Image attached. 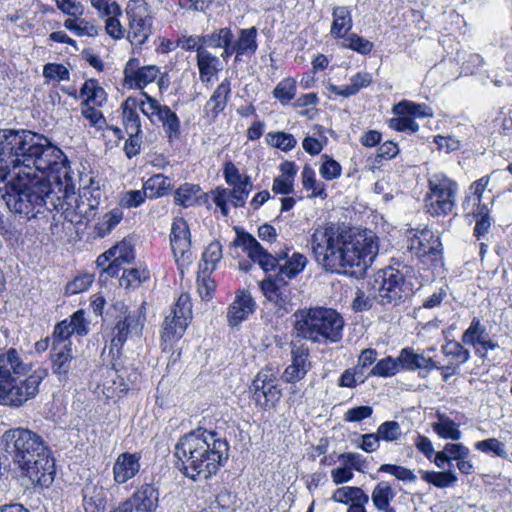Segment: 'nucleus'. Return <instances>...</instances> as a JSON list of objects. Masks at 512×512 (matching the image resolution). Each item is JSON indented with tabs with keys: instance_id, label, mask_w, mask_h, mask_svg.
I'll use <instances>...</instances> for the list:
<instances>
[{
	"instance_id": "6",
	"label": "nucleus",
	"mask_w": 512,
	"mask_h": 512,
	"mask_svg": "<svg viewBox=\"0 0 512 512\" xmlns=\"http://www.w3.org/2000/svg\"><path fill=\"white\" fill-rule=\"evenodd\" d=\"M293 318L294 329L303 339L322 345L338 343L342 339L344 320L334 309H298Z\"/></svg>"
},
{
	"instance_id": "41",
	"label": "nucleus",
	"mask_w": 512,
	"mask_h": 512,
	"mask_svg": "<svg viewBox=\"0 0 512 512\" xmlns=\"http://www.w3.org/2000/svg\"><path fill=\"white\" fill-rule=\"evenodd\" d=\"M433 430L443 439L459 440L462 436L457 424L449 417L439 414L438 421L432 424Z\"/></svg>"
},
{
	"instance_id": "57",
	"label": "nucleus",
	"mask_w": 512,
	"mask_h": 512,
	"mask_svg": "<svg viewBox=\"0 0 512 512\" xmlns=\"http://www.w3.org/2000/svg\"><path fill=\"white\" fill-rule=\"evenodd\" d=\"M171 315L179 320H185L188 324L192 318V302L188 294H181L171 311Z\"/></svg>"
},
{
	"instance_id": "16",
	"label": "nucleus",
	"mask_w": 512,
	"mask_h": 512,
	"mask_svg": "<svg viewBox=\"0 0 512 512\" xmlns=\"http://www.w3.org/2000/svg\"><path fill=\"white\" fill-rule=\"evenodd\" d=\"M170 242L176 262L180 260L191 261V234L186 220L182 217L175 218L170 233Z\"/></svg>"
},
{
	"instance_id": "23",
	"label": "nucleus",
	"mask_w": 512,
	"mask_h": 512,
	"mask_svg": "<svg viewBox=\"0 0 512 512\" xmlns=\"http://www.w3.org/2000/svg\"><path fill=\"white\" fill-rule=\"evenodd\" d=\"M255 307L256 303L248 291L242 290L237 293L235 300L228 307L227 320L229 325L237 326L246 320L254 312Z\"/></svg>"
},
{
	"instance_id": "36",
	"label": "nucleus",
	"mask_w": 512,
	"mask_h": 512,
	"mask_svg": "<svg viewBox=\"0 0 512 512\" xmlns=\"http://www.w3.org/2000/svg\"><path fill=\"white\" fill-rule=\"evenodd\" d=\"M301 176L303 187L306 190H311L310 198L320 197L325 199L327 197L325 184L316 179L315 171L310 165L306 164L303 167Z\"/></svg>"
},
{
	"instance_id": "58",
	"label": "nucleus",
	"mask_w": 512,
	"mask_h": 512,
	"mask_svg": "<svg viewBox=\"0 0 512 512\" xmlns=\"http://www.w3.org/2000/svg\"><path fill=\"white\" fill-rule=\"evenodd\" d=\"M141 96L144 97L145 100H136V105L140 107L141 112L147 116L152 123H155V117L158 115L163 105L144 91L141 92Z\"/></svg>"
},
{
	"instance_id": "4",
	"label": "nucleus",
	"mask_w": 512,
	"mask_h": 512,
	"mask_svg": "<svg viewBox=\"0 0 512 512\" xmlns=\"http://www.w3.org/2000/svg\"><path fill=\"white\" fill-rule=\"evenodd\" d=\"M35 170L11 172L5 183L2 195L8 209L28 219L35 218L44 211L62 209L63 203L52 189L50 179Z\"/></svg>"
},
{
	"instance_id": "12",
	"label": "nucleus",
	"mask_w": 512,
	"mask_h": 512,
	"mask_svg": "<svg viewBox=\"0 0 512 512\" xmlns=\"http://www.w3.org/2000/svg\"><path fill=\"white\" fill-rule=\"evenodd\" d=\"M252 400L264 410L273 408L282 396L277 379L268 372H259L249 387Z\"/></svg>"
},
{
	"instance_id": "40",
	"label": "nucleus",
	"mask_w": 512,
	"mask_h": 512,
	"mask_svg": "<svg viewBox=\"0 0 512 512\" xmlns=\"http://www.w3.org/2000/svg\"><path fill=\"white\" fill-rule=\"evenodd\" d=\"M136 106V100L128 98L123 104V122L128 134H141V123L137 112L133 107Z\"/></svg>"
},
{
	"instance_id": "32",
	"label": "nucleus",
	"mask_w": 512,
	"mask_h": 512,
	"mask_svg": "<svg viewBox=\"0 0 512 512\" xmlns=\"http://www.w3.org/2000/svg\"><path fill=\"white\" fill-rule=\"evenodd\" d=\"M100 190L95 189L93 192L84 189L81 195V201L76 205L75 212L80 218L90 221L95 216V210L98 208L100 199Z\"/></svg>"
},
{
	"instance_id": "19",
	"label": "nucleus",
	"mask_w": 512,
	"mask_h": 512,
	"mask_svg": "<svg viewBox=\"0 0 512 512\" xmlns=\"http://www.w3.org/2000/svg\"><path fill=\"white\" fill-rule=\"evenodd\" d=\"M399 361L401 363L402 370H418V375L422 378L427 377L433 369L439 368L431 357H428L423 353H417L411 347L401 349L399 353Z\"/></svg>"
},
{
	"instance_id": "56",
	"label": "nucleus",
	"mask_w": 512,
	"mask_h": 512,
	"mask_svg": "<svg viewBox=\"0 0 512 512\" xmlns=\"http://www.w3.org/2000/svg\"><path fill=\"white\" fill-rule=\"evenodd\" d=\"M376 433L380 440L386 442L398 441L402 436L400 425L394 420L385 421L380 424Z\"/></svg>"
},
{
	"instance_id": "34",
	"label": "nucleus",
	"mask_w": 512,
	"mask_h": 512,
	"mask_svg": "<svg viewBox=\"0 0 512 512\" xmlns=\"http://www.w3.org/2000/svg\"><path fill=\"white\" fill-rule=\"evenodd\" d=\"M201 188L199 185L184 183L174 192L175 204L184 208L195 205L201 197Z\"/></svg>"
},
{
	"instance_id": "27",
	"label": "nucleus",
	"mask_w": 512,
	"mask_h": 512,
	"mask_svg": "<svg viewBox=\"0 0 512 512\" xmlns=\"http://www.w3.org/2000/svg\"><path fill=\"white\" fill-rule=\"evenodd\" d=\"M106 495L102 487L86 485L83 489V506L85 512H105Z\"/></svg>"
},
{
	"instance_id": "54",
	"label": "nucleus",
	"mask_w": 512,
	"mask_h": 512,
	"mask_svg": "<svg viewBox=\"0 0 512 512\" xmlns=\"http://www.w3.org/2000/svg\"><path fill=\"white\" fill-rule=\"evenodd\" d=\"M296 94V82L292 78H284L273 90V96L282 104L290 102Z\"/></svg>"
},
{
	"instance_id": "52",
	"label": "nucleus",
	"mask_w": 512,
	"mask_h": 512,
	"mask_svg": "<svg viewBox=\"0 0 512 512\" xmlns=\"http://www.w3.org/2000/svg\"><path fill=\"white\" fill-rule=\"evenodd\" d=\"M149 278V272L146 269L138 268L124 269L120 277V286L124 288L138 287Z\"/></svg>"
},
{
	"instance_id": "51",
	"label": "nucleus",
	"mask_w": 512,
	"mask_h": 512,
	"mask_svg": "<svg viewBox=\"0 0 512 512\" xmlns=\"http://www.w3.org/2000/svg\"><path fill=\"white\" fill-rule=\"evenodd\" d=\"M265 139L269 145L282 151L292 150L297 144V140L292 134L282 131L270 132L266 135Z\"/></svg>"
},
{
	"instance_id": "61",
	"label": "nucleus",
	"mask_w": 512,
	"mask_h": 512,
	"mask_svg": "<svg viewBox=\"0 0 512 512\" xmlns=\"http://www.w3.org/2000/svg\"><path fill=\"white\" fill-rule=\"evenodd\" d=\"M108 254H115L116 262L128 264L135 258L134 247L127 241H121L108 250Z\"/></svg>"
},
{
	"instance_id": "38",
	"label": "nucleus",
	"mask_w": 512,
	"mask_h": 512,
	"mask_svg": "<svg viewBox=\"0 0 512 512\" xmlns=\"http://www.w3.org/2000/svg\"><path fill=\"white\" fill-rule=\"evenodd\" d=\"M475 449L504 460H509L510 454L506 444L497 438H488L475 443Z\"/></svg>"
},
{
	"instance_id": "2",
	"label": "nucleus",
	"mask_w": 512,
	"mask_h": 512,
	"mask_svg": "<svg viewBox=\"0 0 512 512\" xmlns=\"http://www.w3.org/2000/svg\"><path fill=\"white\" fill-rule=\"evenodd\" d=\"M66 162L62 150L42 134L0 129V181H6L16 169L66 175Z\"/></svg>"
},
{
	"instance_id": "30",
	"label": "nucleus",
	"mask_w": 512,
	"mask_h": 512,
	"mask_svg": "<svg viewBox=\"0 0 512 512\" xmlns=\"http://www.w3.org/2000/svg\"><path fill=\"white\" fill-rule=\"evenodd\" d=\"M332 17L331 35L335 38H343L353 25L349 8L346 6L333 8Z\"/></svg>"
},
{
	"instance_id": "48",
	"label": "nucleus",
	"mask_w": 512,
	"mask_h": 512,
	"mask_svg": "<svg viewBox=\"0 0 512 512\" xmlns=\"http://www.w3.org/2000/svg\"><path fill=\"white\" fill-rule=\"evenodd\" d=\"M442 352L445 356L450 357L456 366L466 363L470 358V352L462 343L451 340L442 346Z\"/></svg>"
},
{
	"instance_id": "31",
	"label": "nucleus",
	"mask_w": 512,
	"mask_h": 512,
	"mask_svg": "<svg viewBox=\"0 0 512 512\" xmlns=\"http://www.w3.org/2000/svg\"><path fill=\"white\" fill-rule=\"evenodd\" d=\"M234 43L236 45V61L240 60L242 55H253L258 48L256 27L241 29L239 37Z\"/></svg>"
},
{
	"instance_id": "62",
	"label": "nucleus",
	"mask_w": 512,
	"mask_h": 512,
	"mask_svg": "<svg viewBox=\"0 0 512 512\" xmlns=\"http://www.w3.org/2000/svg\"><path fill=\"white\" fill-rule=\"evenodd\" d=\"M43 76L48 81H68L70 79V72L61 63H47L43 66Z\"/></svg>"
},
{
	"instance_id": "35",
	"label": "nucleus",
	"mask_w": 512,
	"mask_h": 512,
	"mask_svg": "<svg viewBox=\"0 0 512 512\" xmlns=\"http://www.w3.org/2000/svg\"><path fill=\"white\" fill-rule=\"evenodd\" d=\"M64 27L74 33L76 36H89L96 37L99 33V27L93 22L82 18L81 16L75 18H67L64 21Z\"/></svg>"
},
{
	"instance_id": "47",
	"label": "nucleus",
	"mask_w": 512,
	"mask_h": 512,
	"mask_svg": "<svg viewBox=\"0 0 512 512\" xmlns=\"http://www.w3.org/2000/svg\"><path fill=\"white\" fill-rule=\"evenodd\" d=\"M222 258V245L218 241L211 242L202 254L204 262L203 274H210L215 270L217 263Z\"/></svg>"
},
{
	"instance_id": "60",
	"label": "nucleus",
	"mask_w": 512,
	"mask_h": 512,
	"mask_svg": "<svg viewBox=\"0 0 512 512\" xmlns=\"http://www.w3.org/2000/svg\"><path fill=\"white\" fill-rule=\"evenodd\" d=\"M321 160L322 164L320 166L319 172L325 180L329 181L341 176L342 168L336 160L327 154H323L321 156Z\"/></svg>"
},
{
	"instance_id": "20",
	"label": "nucleus",
	"mask_w": 512,
	"mask_h": 512,
	"mask_svg": "<svg viewBox=\"0 0 512 512\" xmlns=\"http://www.w3.org/2000/svg\"><path fill=\"white\" fill-rule=\"evenodd\" d=\"M30 367L23 362L19 352L15 348H9L0 353V384L9 380L25 376Z\"/></svg>"
},
{
	"instance_id": "8",
	"label": "nucleus",
	"mask_w": 512,
	"mask_h": 512,
	"mask_svg": "<svg viewBox=\"0 0 512 512\" xmlns=\"http://www.w3.org/2000/svg\"><path fill=\"white\" fill-rule=\"evenodd\" d=\"M108 315L114 318L112 339L110 342V354L115 361L121 355L122 347L129 336L141 333L143 323L138 311L131 312L121 301L116 302L108 310Z\"/></svg>"
},
{
	"instance_id": "13",
	"label": "nucleus",
	"mask_w": 512,
	"mask_h": 512,
	"mask_svg": "<svg viewBox=\"0 0 512 512\" xmlns=\"http://www.w3.org/2000/svg\"><path fill=\"white\" fill-rule=\"evenodd\" d=\"M260 288L266 299L277 307L279 315L283 316L293 311L295 304L287 280L281 276L268 277L260 283Z\"/></svg>"
},
{
	"instance_id": "63",
	"label": "nucleus",
	"mask_w": 512,
	"mask_h": 512,
	"mask_svg": "<svg viewBox=\"0 0 512 512\" xmlns=\"http://www.w3.org/2000/svg\"><path fill=\"white\" fill-rule=\"evenodd\" d=\"M363 489L360 487L346 486L337 488L332 496L331 500L340 504H351L354 500L363 493Z\"/></svg>"
},
{
	"instance_id": "7",
	"label": "nucleus",
	"mask_w": 512,
	"mask_h": 512,
	"mask_svg": "<svg viewBox=\"0 0 512 512\" xmlns=\"http://www.w3.org/2000/svg\"><path fill=\"white\" fill-rule=\"evenodd\" d=\"M380 277L382 280L377 299L381 305L398 306L413 295L416 271L412 266L403 264L387 267Z\"/></svg>"
},
{
	"instance_id": "28",
	"label": "nucleus",
	"mask_w": 512,
	"mask_h": 512,
	"mask_svg": "<svg viewBox=\"0 0 512 512\" xmlns=\"http://www.w3.org/2000/svg\"><path fill=\"white\" fill-rule=\"evenodd\" d=\"M372 82V76L368 72L357 73L350 79V84L339 87L334 84L328 85V90L338 96L350 97L356 95L360 89L368 87Z\"/></svg>"
},
{
	"instance_id": "33",
	"label": "nucleus",
	"mask_w": 512,
	"mask_h": 512,
	"mask_svg": "<svg viewBox=\"0 0 512 512\" xmlns=\"http://www.w3.org/2000/svg\"><path fill=\"white\" fill-rule=\"evenodd\" d=\"M307 262L308 260L303 254L294 252L283 265L279 266L275 276H281L284 280H291L305 269Z\"/></svg>"
},
{
	"instance_id": "26",
	"label": "nucleus",
	"mask_w": 512,
	"mask_h": 512,
	"mask_svg": "<svg viewBox=\"0 0 512 512\" xmlns=\"http://www.w3.org/2000/svg\"><path fill=\"white\" fill-rule=\"evenodd\" d=\"M396 496L392 485L387 481H380L374 487L371 499L375 508L381 512H396L390 503Z\"/></svg>"
},
{
	"instance_id": "15",
	"label": "nucleus",
	"mask_w": 512,
	"mask_h": 512,
	"mask_svg": "<svg viewBox=\"0 0 512 512\" xmlns=\"http://www.w3.org/2000/svg\"><path fill=\"white\" fill-rule=\"evenodd\" d=\"M310 350L302 343H291V364L282 374V380L286 383H296L305 378L311 369L309 360Z\"/></svg>"
},
{
	"instance_id": "39",
	"label": "nucleus",
	"mask_w": 512,
	"mask_h": 512,
	"mask_svg": "<svg viewBox=\"0 0 512 512\" xmlns=\"http://www.w3.org/2000/svg\"><path fill=\"white\" fill-rule=\"evenodd\" d=\"M80 95L86 97L82 103H93L94 105L101 106L106 101V92L98 85L95 79L85 81L80 89Z\"/></svg>"
},
{
	"instance_id": "10",
	"label": "nucleus",
	"mask_w": 512,
	"mask_h": 512,
	"mask_svg": "<svg viewBox=\"0 0 512 512\" xmlns=\"http://www.w3.org/2000/svg\"><path fill=\"white\" fill-rule=\"evenodd\" d=\"M429 190L425 199L427 213L431 216L451 213L455 205L457 184L444 175H434L429 180Z\"/></svg>"
},
{
	"instance_id": "22",
	"label": "nucleus",
	"mask_w": 512,
	"mask_h": 512,
	"mask_svg": "<svg viewBox=\"0 0 512 512\" xmlns=\"http://www.w3.org/2000/svg\"><path fill=\"white\" fill-rule=\"evenodd\" d=\"M140 470V456L137 453H121L113 465L114 481L121 485L128 482Z\"/></svg>"
},
{
	"instance_id": "50",
	"label": "nucleus",
	"mask_w": 512,
	"mask_h": 512,
	"mask_svg": "<svg viewBox=\"0 0 512 512\" xmlns=\"http://www.w3.org/2000/svg\"><path fill=\"white\" fill-rule=\"evenodd\" d=\"M232 193V205L234 207H243L249 196L250 191L253 188V184L249 176H245V179L238 182L237 184L230 185Z\"/></svg>"
},
{
	"instance_id": "1",
	"label": "nucleus",
	"mask_w": 512,
	"mask_h": 512,
	"mask_svg": "<svg viewBox=\"0 0 512 512\" xmlns=\"http://www.w3.org/2000/svg\"><path fill=\"white\" fill-rule=\"evenodd\" d=\"M310 243L317 263L326 272L357 279L364 276L378 251L373 237L354 235L333 223L315 229Z\"/></svg>"
},
{
	"instance_id": "17",
	"label": "nucleus",
	"mask_w": 512,
	"mask_h": 512,
	"mask_svg": "<svg viewBox=\"0 0 512 512\" xmlns=\"http://www.w3.org/2000/svg\"><path fill=\"white\" fill-rule=\"evenodd\" d=\"M409 248L416 252L417 256H430L433 262L442 260V244L439 236L432 231L424 229L414 234Z\"/></svg>"
},
{
	"instance_id": "59",
	"label": "nucleus",
	"mask_w": 512,
	"mask_h": 512,
	"mask_svg": "<svg viewBox=\"0 0 512 512\" xmlns=\"http://www.w3.org/2000/svg\"><path fill=\"white\" fill-rule=\"evenodd\" d=\"M378 472L389 473L397 480L403 482H415L417 477L414 472L406 467L395 464H382Z\"/></svg>"
},
{
	"instance_id": "43",
	"label": "nucleus",
	"mask_w": 512,
	"mask_h": 512,
	"mask_svg": "<svg viewBox=\"0 0 512 512\" xmlns=\"http://www.w3.org/2000/svg\"><path fill=\"white\" fill-rule=\"evenodd\" d=\"M421 476L424 481L437 488L453 486L458 480L457 475L452 470L440 472L421 471Z\"/></svg>"
},
{
	"instance_id": "11",
	"label": "nucleus",
	"mask_w": 512,
	"mask_h": 512,
	"mask_svg": "<svg viewBox=\"0 0 512 512\" xmlns=\"http://www.w3.org/2000/svg\"><path fill=\"white\" fill-rule=\"evenodd\" d=\"M237 236L233 241L234 246H240L246 252L247 256L257 263L261 269L268 273L279 268V262L289 258V249L285 248L277 252L275 255L268 252L250 233L239 231L236 228Z\"/></svg>"
},
{
	"instance_id": "5",
	"label": "nucleus",
	"mask_w": 512,
	"mask_h": 512,
	"mask_svg": "<svg viewBox=\"0 0 512 512\" xmlns=\"http://www.w3.org/2000/svg\"><path fill=\"white\" fill-rule=\"evenodd\" d=\"M2 443L23 476L40 487L47 488L52 484L55 461L40 435L17 427L3 433Z\"/></svg>"
},
{
	"instance_id": "18",
	"label": "nucleus",
	"mask_w": 512,
	"mask_h": 512,
	"mask_svg": "<svg viewBox=\"0 0 512 512\" xmlns=\"http://www.w3.org/2000/svg\"><path fill=\"white\" fill-rule=\"evenodd\" d=\"M129 19L128 39L134 45H142L151 33V18L147 15L146 4L136 9L128 10Z\"/></svg>"
},
{
	"instance_id": "14",
	"label": "nucleus",
	"mask_w": 512,
	"mask_h": 512,
	"mask_svg": "<svg viewBox=\"0 0 512 512\" xmlns=\"http://www.w3.org/2000/svg\"><path fill=\"white\" fill-rule=\"evenodd\" d=\"M84 310H77L69 319H65L54 327L51 347H71L70 337L73 334L85 336L89 332V322L84 318Z\"/></svg>"
},
{
	"instance_id": "9",
	"label": "nucleus",
	"mask_w": 512,
	"mask_h": 512,
	"mask_svg": "<svg viewBox=\"0 0 512 512\" xmlns=\"http://www.w3.org/2000/svg\"><path fill=\"white\" fill-rule=\"evenodd\" d=\"M46 376V370H36L24 380L16 377L8 383L0 384V404L11 407L22 406L39 393V386Z\"/></svg>"
},
{
	"instance_id": "53",
	"label": "nucleus",
	"mask_w": 512,
	"mask_h": 512,
	"mask_svg": "<svg viewBox=\"0 0 512 512\" xmlns=\"http://www.w3.org/2000/svg\"><path fill=\"white\" fill-rule=\"evenodd\" d=\"M198 69L209 70L214 73L222 70V65L219 57L210 53L206 48L199 47L198 54L196 55Z\"/></svg>"
},
{
	"instance_id": "45",
	"label": "nucleus",
	"mask_w": 512,
	"mask_h": 512,
	"mask_svg": "<svg viewBox=\"0 0 512 512\" xmlns=\"http://www.w3.org/2000/svg\"><path fill=\"white\" fill-rule=\"evenodd\" d=\"M401 369V363L399 361V356L393 358L392 356H387L381 360H379L375 366L370 370L368 376H376V377H392L396 375Z\"/></svg>"
},
{
	"instance_id": "24",
	"label": "nucleus",
	"mask_w": 512,
	"mask_h": 512,
	"mask_svg": "<svg viewBox=\"0 0 512 512\" xmlns=\"http://www.w3.org/2000/svg\"><path fill=\"white\" fill-rule=\"evenodd\" d=\"M137 512H154L159 504V491L153 484L145 483L128 499Z\"/></svg>"
},
{
	"instance_id": "64",
	"label": "nucleus",
	"mask_w": 512,
	"mask_h": 512,
	"mask_svg": "<svg viewBox=\"0 0 512 512\" xmlns=\"http://www.w3.org/2000/svg\"><path fill=\"white\" fill-rule=\"evenodd\" d=\"M159 74V68L154 65L141 67L135 75L134 81L136 88L143 89L149 83H152Z\"/></svg>"
},
{
	"instance_id": "42",
	"label": "nucleus",
	"mask_w": 512,
	"mask_h": 512,
	"mask_svg": "<svg viewBox=\"0 0 512 512\" xmlns=\"http://www.w3.org/2000/svg\"><path fill=\"white\" fill-rule=\"evenodd\" d=\"M234 39V34L229 27L215 29L211 33L202 35L204 48H221L228 45Z\"/></svg>"
},
{
	"instance_id": "25",
	"label": "nucleus",
	"mask_w": 512,
	"mask_h": 512,
	"mask_svg": "<svg viewBox=\"0 0 512 512\" xmlns=\"http://www.w3.org/2000/svg\"><path fill=\"white\" fill-rule=\"evenodd\" d=\"M50 359L52 371L60 379H66L72 368L75 357L72 354V347L61 345V347H51Z\"/></svg>"
},
{
	"instance_id": "46",
	"label": "nucleus",
	"mask_w": 512,
	"mask_h": 512,
	"mask_svg": "<svg viewBox=\"0 0 512 512\" xmlns=\"http://www.w3.org/2000/svg\"><path fill=\"white\" fill-rule=\"evenodd\" d=\"M399 153V148L396 143L392 141H386L379 146L377 153L372 157L368 158V162H371L370 170L380 168L383 160H390Z\"/></svg>"
},
{
	"instance_id": "21",
	"label": "nucleus",
	"mask_w": 512,
	"mask_h": 512,
	"mask_svg": "<svg viewBox=\"0 0 512 512\" xmlns=\"http://www.w3.org/2000/svg\"><path fill=\"white\" fill-rule=\"evenodd\" d=\"M461 341L465 345L473 346L476 351L488 352L499 347L498 343L490 338L486 327L478 318L472 319L470 326L462 334Z\"/></svg>"
},
{
	"instance_id": "29",
	"label": "nucleus",
	"mask_w": 512,
	"mask_h": 512,
	"mask_svg": "<svg viewBox=\"0 0 512 512\" xmlns=\"http://www.w3.org/2000/svg\"><path fill=\"white\" fill-rule=\"evenodd\" d=\"M231 93V83L228 78H225L215 89L210 99L206 103V108L211 106L210 113L213 118H216L227 106L228 99Z\"/></svg>"
},
{
	"instance_id": "55",
	"label": "nucleus",
	"mask_w": 512,
	"mask_h": 512,
	"mask_svg": "<svg viewBox=\"0 0 512 512\" xmlns=\"http://www.w3.org/2000/svg\"><path fill=\"white\" fill-rule=\"evenodd\" d=\"M343 38H344L343 46L345 48L351 49L360 54L367 55L373 49L372 42L364 39L363 37H361L355 33L347 34Z\"/></svg>"
},
{
	"instance_id": "49",
	"label": "nucleus",
	"mask_w": 512,
	"mask_h": 512,
	"mask_svg": "<svg viewBox=\"0 0 512 512\" xmlns=\"http://www.w3.org/2000/svg\"><path fill=\"white\" fill-rule=\"evenodd\" d=\"M393 113L397 115H408L416 117L431 116V108L426 105L416 104L407 100H403L393 107Z\"/></svg>"
},
{
	"instance_id": "3",
	"label": "nucleus",
	"mask_w": 512,
	"mask_h": 512,
	"mask_svg": "<svg viewBox=\"0 0 512 512\" xmlns=\"http://www.w3.org/2000/svg\"><path fill=\"white\" fill-rule=\"evenodd\" d=\"M176 468L196 481L209 479L229 458V443L214 430L198 427L181 436L175 444Z\"/></svg>"
},
{
	"instance_id": "37",
	"label": "nucleus",
	"mask_w": 512,
	"mask_h": 512,
	"mask_svg": "<svg viewBox=\"0 0 512 512\" xmlns=\"http://www.w3.org/2000/svg\"><path fill=\"white\" fill-rule=\"evenodd\" d=\"M143 188L147 192L148 198H158L168 193L171 189V182L168 177L156 174L144 182Z\"/></svg>"
},
{
	"instance_id": "44",
	"label": "nucleus",
	"mask_w": 512,
	"mask_h": 512,
	"mask_svg": "<svg viewBox=\"0 0 512 512\" xmlns=\"http://www.w3.org/2000/svg\"><path fill=\"white\" fill-rule=\"evenodd\" d=\"M187 326L185 320H179L171 315L167 316L163 323L162 341L168 342L181 338Z\"/></svg>"
}]
</instances>
